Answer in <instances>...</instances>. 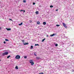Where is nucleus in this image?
Segmentation results:
<instances>
[{"mask_svg": "<svg viewBox=\"0 0 74 74\" xmlns=\"http://www.w3.org/2000/svg\"><path fill=\"white\" fill-rule=\"evenodd\" d=\"M15 69H18V66H16V67H15Z\"/></svg>", "mask_w": 74, "mask_h": 74, "instance_id": "nucleus-16", "label": "nucleus"}, {"mask_svg": "<svg viewBox=\"0 0 74 74\" xmlns=\"http://www.w3.org/2000/svg\"><path fill=\"white\" fill-rule=\"evenodd\" d=\"M9 20H10V21H12V19H9Z\"/></svg>", "mask_w": 74, "mask_h": 74, "instance_id": "nucleus-30", "label": "nucleus"}, {"mask_svg": "<svg viewBox=\"0 0 74 74\" xmlns=\"http://www.w3.org/2000/svg\"><path fill=\"white\" fill-rule=\"evenodd\" d=\"M29 22L30 23H31L32 22V21L29 20Z\"/></svg>", "mask_w": 74, "mask_h": 74, "instance_id": "nucleus-29", "label": "nucleus"}, {"mask_svg": "<svg viewBox=\"0 0 74 74\" xmlns=\"http://www.w3.org/2000/svg\"><path fill=\"white\" fill-rule=\"evenodd\" d=\"M16 59H19L21 58V56L19 55H17L15 57Z\"/></svg>", "mask_w": 74, "mask_h": 74, "instance_id": "nucleus-2", "label": "nucleus"}, {"mask_svg": "<svg viewBox=\"0 0 74 74\" xmlns=\"http://www.w3.org/2000/svg\"><path fill=\"white\" fill-rule=\"evenodd\" d=\"M24 58H25V59H27V56H25L24 57Z\"/></svg>", "mask_w": 74, "mask_h": 74, "instance_id": "nucleus-21", "label": "nucleus"}, {"mask_svg": "<svg viewBox=\"0 0 74 74\" xmlns=\"http://www.w3.org/2000/svg\"><path fill=\"white\" fill-rule=\"evenodd\" d=\"M29 44V43H25L24 44V45H28Z\"/></svg>", "mask_w": 74, "mask_h": 74, "instance_id": "nucleus-5", "label": "nucleus"}, {"mask_svg": "<svg viewBox=\"0 0 74 74\" xmlns=\"http://www.w3.org/2000/svg\"><path fill=\"white\" fill-rule=\"evenodd\" d=\"M10 57H11V56H8L7 57V58L8 59H9V58H10Z\"/></svg>", "mask_w": 74, "mask_h": 74, "instance_id": "nucleus-19", "label": "nucleus"}, {"mask_svg": "<svg viewBox=\"0 0 74 74\" xmlns=\"http://www.w3.org/2000/svg\"><path fill=\"white\" fill-rule=\"evenodd\" d=\"M36 14H38V11H36Z\"/></svg>", "mask_w": 74, "mask_h": 74, "instance_id": "nucleus-13", "label": "nucleus"}, {"mask_svg": "<svg viewBox=\"0 0 74 74\" xmlns=\"http://www.w3.org/2000/svg\"><path fill=\"white\" fill-rule=\"evenodd\" d=\"M23 24V23H21V24H19L18 25L19 26H21V25H22Z\"/></svg>", "mask_w": 74, "mask_h": 74, "instance_id": "nucleus-10", "label": "nucleus"}, {"mask_svg": "<svg viewBox=\"0 0 74 74\" xmlns=\"http://www.w3.org/2000/svg\"><path fill=\"white\" fill-rule=\"evenodd\" d=\"M23 3H26V1L25 0L23 1Z\"/></svg>", "mask_w": 74, "mask_h": 74, "instance_id": "nucleus-26", "label": "nucleus"}, {"mask_svg": "<svg viewBox=\"0 0 74 74\" xmlns=\"http://www.w3.org/2000/svg\"><path fill=\"white\" fill-rule=\"evenodd\" d=\"M33 46H31V49H33Z\"/></svg>", "mask_w": 74, "mask_h": 74, "instance_id": "nucleus-15", "label": "nucleus"}, {"mask_svg": "<svg viewBox=\"0 0 74 74\" xmlns=\"http://www.w3.org/2000/svg\"><path fill=\"white\" fill-rule=\"evenodd\" d=\"M1 29V28H0V30Z\"/></svg>", "mask_w": 74, "mask_h": 74, "instance_id": "nucleus-35", "label": "nucleus"}, {"mask_svg": "<svg viewBox=\"0 0 74 74\" xmlns=\"http://www.w3.org/2000/svg\"><path fill=\"white\" fill-rule=\"evenodd\" d=\"M5 41H9V40L7 39H5Z\"/></svg>", "mask_w": 74, "mask_h": 74, "instance_id": "nucleus-14", "label": "nucleus"}, {"mask_svg": "<svg viewBox=\"0 0 74 74\" xmlns=\"http://www.w3.org/2000/svg\"><path fill=\"white\" fill-rule=\"evenodd\" d=\"M55 36V34H53L50 35V36L51 37H52V36Z\"/></svg>", "mask_w": 74, "mask_h": 74, "instance_id": "nucleus-11", "label": "nucleus"}, {"mask_svg": "<svg viewBox=\"0 0 74 74\" xmlns=\"http://www.w3.org/2000/svg\"><path fill=\"white\" fill-rule=\"evenodd\" d=\"M58 44H56L55 45V46H56V47H57V46H58Z\"/></svg>", "mask_w": 74, "mask_h": 74, "instance_id": "nucleus-24", "label": "nucleus"}, {"mask_svg": "<svg viewBox=\"0 0 74 74\" xmlns=\"http://www.w3.org/2000/svg\"><path fill=\"white\" fill-rule=\"evenodd\" d=\"M35 4H36V3H33V5H34Z\"/></svg>", "mask_w": 74, "mask_h": 74, "instance_id": "nucleus-27", "label": "nucleus"}, {"mask_svg": "<svg viewBox=\"0 0 74 74\" xmlns=\"http://www.w3.org/2000/svg\"><path fill=\"white\" fill-rule=\"evenodd\" d=\"M45 40V38L43 39L42 41V42H44V40Z\"/></svg>", "mask_w": 74, "mask_h": 74, "instance_id": "nucleus-12", "label": "nucleus"}, {"mask_svg": "<svg viewBox=\"0 0 74 74\" xmlns=\"http://www.w3.org/2000/svg\"><path fill=\"white\" fill-rule=\"evenodd\" d=\"M48 36H49L48 35H47V37H48Z\"/></svg>", "mask_w": 74, "mask_h": 74, "instance_id": "nucleus-32", "label": "nucleus"}, {"mask_svg": "<svg viewBox=\"0 0 74 74\" xmlns=\"http://www.w3.org/2000/svg\"><path fill=\"white\" fill-rule=\"evenodd\" d=\"M58 10L57 9V10H56V11H58Z\"/></svg>", "mask_w": 74, "mask_h": 74, "instance_id": "nucleus-31", "label": "nucleus"}, {"mask_svg": "<svg viewBox=\"0 0 74 74\" xmlns=\"http://www.w3.org/2000/svg\"><path fill=\"white\" fill-rule=\"evenodd\" d=\"M36 59H37V60H39L40 59H41V58H40V57H36Z\"/></svg>", "mask_w": 74, "mask_h": 74, "instance_id": "nucleus-6", "label": "nucleus"}, {"mask_svg": "<svg viewBox=\"0 0 74 74\" xmlns=\"http://www.w3.org/2000/svg\"><path fill=\"white\" fill-rule=\"evenodd\" d=\"M3 43H4V44H6V42H5V41H4L3 42Z\"/></svg>", "mask_w": 74, "mask_h": 74, "instance_id": "nucleus-28", "label": "nucleus"}, {"mask_svg": "<svg viewBox=\"0 0 74 74\" xmlns=\"http://www.w3.org/2000/svg\"><path fill=\"white\" fill-rule=\"evenodd\" d=\"M37 23L38 25H40V23L39 21H38L37 22Z\"/></svg>", "mask_w": 74, "mask_h": 74, "instance_id": "nucleus-7", "label": "nucleus"}, {"mask_svg": "<svg viewBox=\"0 0 74 74\" xmlns=\"http://www.w3.org/2000/svg\"><path fill=\"white\" fill-rule=\"evenodd\" d=\"M6 29H7V30H8V31L11 30V28L8 29V28H6Z\"/></svg>", "mask_w": 74, "mask_h": 74, "instance_id": "nucleus-8", "label": "nucleus"}, {"mask_svg": "<svg viewBox=\"0 0 74 74\" xmlns=\"http://www.w3.org/2000/svg\"><path fill=\"white\" fill-rule=\"evenodd\" d=\"M29 63H31V65H32V66H33V65L34 64V62H33V60H30L29 61Z\"/></svg>", "mask_w": 74, "mask_h": 74, "instance_id": "nucleus-1", "label": "nucleus"}, {"mask_svg": "<svg viewBox=\"0 0 74 74\" xmlns=\"http://www.w3.org/2000/svg\"><path fill=\"white\" fill-rule=\"evenodd\" d=\"M35 46H37V45H38V46H39V45H38V44H35Z\"/></svg>", "mask_w": 74, "mask_h": 74, "instance_id": "nucleus-20", "label": "nucleus"}, {"mask_svg": "<svg viewBox=\"0 0 74 74\" xmlns=\"http://www.w3.org/2000/svg\"><path fill=\"white\" fill-rule=\"evenodd\" d=\"M8 52H5V53H2V55H3V56H4V55H8Z\"/></svg>", "mask_w": 74, "mask_h": 74, "instance_id": "nucleus-3", "label": "nucleus"}, {"mask_svg": "<svg viewBox=\"0 0 74 74\" xmlns=\"http://www.w3.org/2000/svg\"><path fill=\"white\" fill-rule=\"evenodd\" d=\"M22 41H25L24 40H23Z\"/></svg>", "mask_w": 74, "mask_h": 74, "instance_id": "nucleus-33", "label": "nucleus"}, {"mask_svg": "<svg viewBox=\"0 0 74 74\" xmlns=\"http://www.w3.org/2000/svg\"><path fill=\"white\" fill-rule=\"evenodd\" d=\"M34 55L36 56H37V55L36 54V53H34Z\"/></svg>", "mask_w": 74, "mask_h": 74, "instance_id": "nucleus-23", "label": "nucleus"}, {"mask_svg": "<svg viewBox=\"0 0 74 74\" xmlns=\"http://www.w3.org/2000/svg\"><path fill=\"white\" fill-rule=\"evenodd\" d=\"M53 7V6L52 5H51L50 6V8H52Z\"/></svg>", "mask_w": 74, "mask_h": 74, "instance_id": "nucleus-17", "label": "nucleus"}, {"mask_svg": "<svg viewBox=\"0 0 74 74\" xmlns=\"http://www.w3.org/2000/svg\"><path fill=\"white\" fill-rule=\"evenodd\" d=\"M72 71H74V70H72Z\"/></svg>", "mask_w": 74, "mask_h": 74, "instance_id": "nucleus-34", "label": "nucleus"}, {"mask_svg": "<svg viewBox=\"0 0 74 74\" xmlns=\"http://www.w3.org/2000/svg\"><path fill=\"white\" fill-rule=\"evenodd\" d=\"M20 11L22 12V11H23L24 12H25V10H21Z\"/></svg>", "mask_w": 74, "mask_h": 74, "instance_id": "nucleus-18", "label": "nucleus"}, {"mask_svg": "<svg viewBox=\"0 0 74 74\" xmlns=\"http://www.w3.org/2000/svg\"><path fill=\"white\" fill-rule=\"evenodd\" d=\"M43 24L44 25H46V22H43Z\"/></svg>", "mask_w": 74, "mask_h": 74, "instance_id": "nucleus-9", "label": "nucleus"}, {"mask_svg": "<svg viewBox=\"0 0 74 74\" xmlns=\"http://www.w3.org/2000/svg\"><path fill=\"white\" fill-rule=\"evenodd\" d=\"M59 26H60V25H56V26H58V27Z\"/></svg>", "mask_w": 74, "mask_h": 74, "instance_id": "nucleus-25", "label": "nucleus"}, {"mask_svg": "<svg viewBox=\"0 0 74 74\" xmlns=\"http://www.w3.org/2000/svg\"><path fill=\"white\" fill-rule=\"evenodd\" d=\"M1 61V60H0V61Z\"/></svg>", "mask_w": 74, "mask_h": 74, "instance_id": "nucleus-36", "label": "nucleus"}, {"mask_svg": "<svg viewBox=\"0 0 74 74\" xmlns=\"http://www.w3.org/2000/svg\"><path fill=\"white\" fill-rule=\"evenodd\" d=\"M62 25H63V26H64V27H65V28H67V27L66 26V24H65L64 23H63Z\"/></svg>", "mask_w": 74, "mask_h": 74, "instance_id": "nucleus-4", "label": "nucleus"}, {"mask_svg": "<svg viewBox=\"0 0 74 74\" xmlns=\"http://www.w3.org/2000/svg\"><path fill=\"white\" fill-rule=\"evenodd\" d=\"M39 74H44V73H39Z\"/></svg>", "mask_w": 74, "mask_h": 74, "instance_id": "nucleus-22", "label": "nucleus"}]
</instances>
